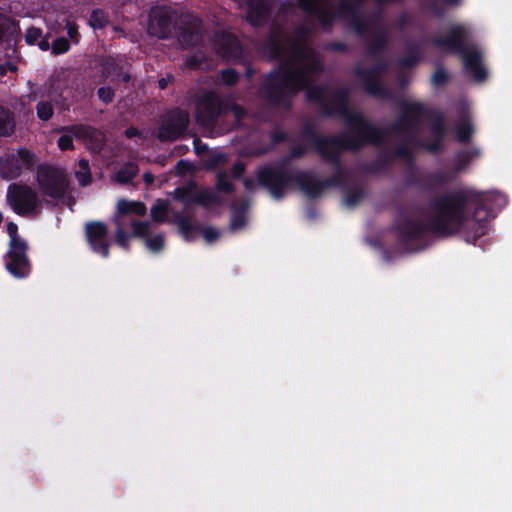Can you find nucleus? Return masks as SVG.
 I'll use <instances>...</instances> for the list:
<instances>
[{
  "label": "nucleus",
  "mask_w": 512,
  "mask_h": 512,
  "mask_svg": "<svg viewBox=\"0 0 512 512\" xmlns=\"http://www.w3.org/2000/svg\"><path fill=\"white\" fill-rule=\"evenodd\" d=\"M248 209V203L245 201L240 206L232 205L231 219H230V230L237 231L244 228L247 224L246 212Z\"/></svg>",
  "instance_id": "nucleus-27"
},
{
  "label": "nucleus",
  "mask_w": 512,
  "mask_h": 512,
  "mask_svg": "<svg viewBox=\"0 0 512 512\" xmlns=\"http://www.w3.org/2000/svg\"><path fill=\"white\" fill-rule=\"evenodd\" d=\"M15 118L13 112L0 106V137L11 136L15 131Z\"/></svg>",
  "instance_id": "nucleus-29"
},
{
  "label": "nucleus",
  "mask_w": 512,
  "mask_h": 512,
  "mask_svg": "<svg viewBox=\"0 0 512 512\" xmlns=\"http://www.w3.org/2000/svg\"><path fill=\"white\" fill-rule=\"evenodd\" d=\"M365 193L359 186L353 187L344 197V204L349 208H354L364 198Z\"/></svg>",
  "instance_id": "nucleus-39"
},
{
  "label": "nucleus",
  "mask_w": 512,
  "mask_h": 512,
  "mask_svg": "<svg viewBox=\"0 0 512 512\" xmlns=\"http://www.w3.org/2000/svg\"><path fill=\"white\" fill-rule=\"evenodd\" d=\"M350 94L349 88H339L335 93L337 107L329 110L328 114L338 115V118L345 119L348 128L359 134L367 145L379 146L387 135H404L403 142L409 141V145L412 147L418 136L421 119L430 114L429 109L421 102H404L400 116L388 127L381 128L366 119L362 113L350 111Z\"/></svg>",
  "instance_id": "nucleus-3"
},
{
  "label": "nucleus",
  "mask_w": 512,
  "mask_h": 512,
  "mask_svg": "<svg viewBox=\"0 0 512 512\" xmlns=\"http://www.w3.org/2000/svg\"><path fill=\"white\" fill-rule=\"evenodd\" d=\"M406 184L408 186H421L423 187V179L415 172L408 173L406 176Z\"/></svg>",
  "instance_id": "nucleus-62"
},
{
  "label": "nucleus",
  "mask_w": 512,
  "mask_h": 512,
  "mask_svg": "<svg viewBox=\"0 0 512 512\" xmlns=\"http://www.w3.org/2000/svg\"><path fill=\"white\" fill-rule=\"evenodd\" d=\"M427 9L437 18L441 19L445 15V10L438 0H429Z\"/></svg>",
  "instance_id": "nucleus-57"
},
{
  "label": "nucleus",
  "mask_w": 512,
  "mask_h": 512,
  "mask_svg": "<svg viewBox=\"0 0 512 512\" xmlns=\"http://www.w3.org/2000/svg\"><path fill=\"white\" fill-rule=\"evenodd\" d=\"M451 79L450 74L445 70L443 66H438L431 76V85L435 87H442L447 84Z\"/></svg>",
  "instance_id": "nucleus-41"
},
{
  "label": "nucleus",
  "mask_w": 512,
  "mask_h": 512,
  "mask_svg": "<svg viewBox=\"0 0 512 512\" xmlns=\"http://www.w3.org/2000/svg\"><path fill=\"white\" fill-rule=\"evenodd\" d=\"M7 234L10 238V241H9V245H18V244H23V243H27L26 240L22 239L19 235H18V225L14 222H9L7 224Z\"/></svg>",
  "instance_id": "nucleus-52"
},
{
  "label": "nucleus",
  "mask_w": 512,
  "mask_h": 512,
  "mask_svg": "<svg viewBox=\"0 0 512 512\" xmlns=\"http://www.w3.org/2000/svg\"><path fill=\"white\" fill-rule=\"evenodd\" d=\"M147 208L143 202L140 201H129V200H120L117 204V214L115 218L121 220L122 217L135 214L138 216H144L146 214Z\"/></svg>",
  "instance_id": "nucleus-24"
},
{
  "label": "nucleus",
  "mask_w": 512,
  "mask_h": 512,
  "mask_svg": "<svg viewBox=\"0 0 512 512\" xmlns=\"http://www.w3.org/2000/svg\"><path fill=\"white\" fill-rule=\"evenodd\" d=\"M164 236L162 234L155 235L146 239V245L149 250L154 253L160 252L164 248Z\"/></svg>",
  "instance_id": "nucleus-51"
},
{
  "label": "nucleus",
  "mask_w": 512,
  "mask_h": 512,
  "mask_svg": "<svg viewBox=\"0 0 512 512\" xmlns=\"http://www.w3.org/2000/svg\"><path fill=\"white\" fill-rule=\"evenodd\" d=\"M131 225L133 228V236L138 238H148L150 231V224L148 222L132 220Z\"/></svg>",
  "instance_id": "nucleus-47"
},
{
  "label": "nucleus",
  "mask_w": 512,
  "mask_h": 512,
  "mask_svg": "<svg viewBox=\"0 0 512 512\" xmlns=\"http://www.w3.org/2000/svg\"><path fill=\"white\" fill-rule=\"evenodd\" d=\"M231 112L237 121H242L247 116L246 109L238 103L225 102V114Z\"/></svg>",
  "instance_id": "nucleus-50"
},
{
  "label": "nucleus",
  "mask_w": 512,
  "mask_h": 512,
  "mask_svg": "<svg viewBox=\"0 0 512 512\" xmlns=\"http://www.w3.org/2000/svg\"><path fill=\"white\" fill-rule=\"evenodd\" d=\"M264 50L271 60H281L286 55V47L277 36H270L265 41Z\"/></svg>",
  "instance_id": "nucleus-28"
},
{
  "label": "nucleus",
  "mask_w": 512,
  "mask_h": 512,
  "mask_svg": "<svg viewBox=\"0 0 512 512\" xmlns=\"http://www.w3.org/2000/svg\"><path fill=\"white\" fill-rule=\"evenodd\" d=\"M350 19H351V26L354 29V31L356 32V34L361 37H365L368 32L369 22L362 17V14L351 17Z\"/></svg>",
  "instance_id": "nucleus-45"
},
{
  "label": "nucleus",
  "mask_w": 512,
  "mask_h": 512,
  "mask_svg": "<svg viewBox=\"0 0 512 512\" xmlns=\"http://www.w3.org/2000/svg\"><path fill=\"white\" fill-rule=\"evenodd\" d=\"M114 222L117 226L116 229V243L125 250H129V242L131 235L125 231L122 227V221L118 218L114 219Z\"/></svg>",
  "instance_id": "nucleus-40"
},
{
  "label": "nucleus",
  "mask_w": 512,
  "mask_h": 512,
  "mask_svg": "<svg viewBox=\"0 0 512 512\" xmlns=\"http://www.w3.org/2000/svg\"><path fill=\"white\" fill-rule=\"evenodd\" d=\"M387 70V62L380 60L369 68L358 67L354 70V75L363 85L366 93L370 96L388 98L390 92L381 83V77Z\"/></svg>",
  "instance_id": "nucleus-17"
},
{
  "label": "nucleus",
  "mask_w": 512,
  "mask_h": 512,
  "mask_svg": "<svg viewBox=\"0 0 512 512\" xmlns=\"http://www.w3.org/2000/svg\"><path fill=\"white\" fill-rule=\"evenodd\" d=\"M270 139L273 144H280L288 139V134L282 130H274L270 134Z\"/></svg>",
  "instance_id": "nucleus-60"
},
{
  "label": "nucleus",
  "mask_w": 512,
  "mask_h": 512,
  "mask_svg": "<svg viewBox=\"0 0 512 512\" xmlns=\"http://www.w3.org/2000/svg\"><path fill=\"white\" fill-rule=\"evenodd\" d=\"M100 66L102 75L106 78L119 74L121 70V66L111 56L104 57L100 62Z\"/></svg>",
  "instance_id": "nucleus-38"
},
{
  "label": "nucleus",
  "mask_w": 512,
  "mask_h": 512,
  "mask_svg": "<svg viewBox=\"0 0 512 512\" xmlns=\"http://www.w3.org/2000/svg\"><path fill=\"white\" fill-rule=\"evenodd\" d=\"M43 36L42 29L38 27H30L25 33V42L28 45H35L36 42Z\"/></svg>",
  "instance_id": "nucleus-55"
},
{
  "label": "nucleus",
  "mask_w": 512,
  "mask_h": 512,
  "mask_svg": "<svg viewBox=\"0 0 512 512\" xmlns=\"http://www.w3.org/2000/svg\"><path fill=\"white\" fill-rule=\"evenodd\" d=\"M58 147L62 151L73 150L74 144L72 136L68 134L61 135L58 139Z\"/></svg>",
  "instance_id": "nucleus-58"
},
{
  "label": "nucleus",
  "mask_w": 512,
  "mask_h": 512,
  "mask_svg": "<svg viewBox=\"0 0 512 512\" xmlns=\"http://www.w3.org/2000/svg\"><path fill=\"white\" fill-rule=\"evenodd\" d=\"M220 75L221 81L227 86H234L239 81V73L233 68L223 69Z\"/></svg>",
  "instance_id": "nucleus-49"
},
{
  "label": "nucleus",
  "mask_w": 512,
  "mask_h": 512,
  "mask_svg": "<svg viewBox=\"0 0 512 512\" xmlns=\"http://www.w3.org/2000/svg\"><path fill=\"white\" fill-rule=\"evenodd\" d=\"M19 31V25L15 20L0 14V43L10 44Z\"/></svg>",
  "instance_id": "nucleus-25"
},
{
  "label": "nucleus",
  "mask_w": 512,
  "mask_h": 512,
  "mask_svg": "<svg viewBox=\"0 0 512 512\" xmlns=\"http://www.w3.org/2000/svg\"><path fill=\"white\" fill-rule=\"evenodd\" d=\"M245 170H246V166L243 162L238 161V162L234 163V165L232 167L233 178H235V179L241 178L242 175L245 173Z\"/></svg>",
  "instance_id": "nucleus-63"
},
{
  "label": "nucleus",
  "mask_w": 512,
  "mask_h": 512,
  "mask_svg": "<svg viewBox=\"0 0 512 512\" xmlns=\"http://www.w3.org/2000/svg\"><path fill=\"white\" fill-rule=\"evenodd\" d=\"M200 231L202 232L204 239L208 243H212V242L218 240L220 237V232L216 228L211 227V226H208V227L201 226Z\"/></svg>",
  "instance_id": "nucleus-56"
},
{
  "label": "nucleus",
  "mask_w": 512,
  "mask_h": 512,
  "mask_svg": "<svg viewBox=\"0 0 512 512\" xmlns=\"http://www.w3.org/2000/svg\"><path fill=\"white\" fill-rule=\"evenodd\" d=\"M481 156L479 148H473L472 150L461 149L455 153V172H462L465 170L474 158Z\"/></svg>",
  "instance_id": "nucleus-26"
},
{
  "label": "nucleus",
  "mask_w": 512,
  "mask_h": 512,
  "mask_svg": "<svg viewBox=\"0 0 512 512\" xmlns=\"http://www.w3.org/2000/svg\"><path fill=\"white\" fill-rule=\"evenodd\" d=\"M321 70L322 65L316 58L296 68L280 65L263 78L259 94L269 106L290 109L295 96L305 91L307 102L320 107L322 116L338 118V115H329L328 111L337 107L335 93L339 88L330 92L326 85L312 84L311 74Z\"/></svg>",
  "instance_id": "nucleus-2"
},
{
  "label": "nucleus",
  "mask_w": 512,
  "mask_h": 512,
  "mask_svg": "<svg viewBox=\"0 0 512 512\" xmlns=\"http://www.w3.org/2000/svg\"><path fill=\"white\" fill-rule=\"evenodd\" d=\"M37 162V156L27 148H18L15 152L0 157V177L4 180L17 179L23 171H31Z\"/></svg>",
  "instance_id": "nucleus-9"
},
{
  "label": "nucleus",
  "mask_w": 512,
  "mask_h": 512,
  "mask_svg": "<svg viewBox=\"0 0 512 512\" xmlns=\"http://www.w3.org/2000/svg\"><path fill=\"white\" fill-rule=\"evenodd\" d=\"M7 203L19 216L34 213L39 206L36 191L26 184L12 183L7 188Z\"/></svg>",
  "instance_id": "nucleus-11"
},
{
  "label": "nucleus",
  "mask_w": 512,
  "mask_h": 512,
  "mask_svg": "<svg viewBox=\"0 0 512 512\" xmlns=\"http://www.w3.org/2000/svg\"><path fill=\"white\" fill-rule=\"evenodd\" d=\"M36 113H37V117L42 120V121H49L53 114H54V109H53V106L50 102L48 101H40L37 105H36Z\"/></svg>",
  "instance_id": "nucleus-44"
},
{
  "label": "nucleus",
  "mask_w": 512,
  "mask_h": 512,
  "mask_svg": "<svg viewBox=\"0 0 512 512\" xmlns=\"http://www.w3.org/2000/svg\"><path fill=\"white\" fill-rule=\"evenodd\" d=\"M177 12L168 6H156L149 12L148 33L158 39L169 40L173 37Z\"/></svg>",
  "instance_id": "nucleus-14"
},
{
  "label": "nucleus",
  "mask_w": 512,
  "mask_h": 512,
  "mask_svg": "<svg viewBox=\"0 0 512 512\" xmlns=\"http://www.w3.org/2000/svg\"><path fill=\"white\" fill-rule=\"evenodd\" d=\"M216 188L219 192L231 194L235 190L234 184L229 180L226 172L222 171L217 174Z\"/></svg>",
  "instance_id": "nucleus-42"
},
{
  "label": "nucleus",
  "mask_w": 512,
  "mask_h": 512,
  "mask_svg": "<svg viewBox=\"0 0 512 512\" xmlns=\"http://www.w3.org/2000/svg\"><path fill=\"white\" fill-rule=\"evenodd\" d=\"M296 6L325 30L332 28L339 18L361 15V7L352 0H341L336 7L328 0H296Z\"/></svg>",
  "instance_id": "nucleus-6"
},
{
  "label": "nucleus",
  "mask_w": 512,
  "mask_h": 512,
  "mask_svg": "<svg viewBox=\"0 0 512 512\" xmlns=\"http://www.w3.org/2000/svg\"><path fill=\"white\" fill-rule=\"evenodd\" d=\"M349 141L352 143L349 146H336L321 157L324 162L332 165L335 169L333 175L324 180L326 188L343 186L348 180V173L341 160L342 153L344 151L356 152L367 145L363 138L354 131L353 135L349 137Z\"/></svg>",
  "instance_id": "nucleus-8"
},
{
  "label": "nucleus",
  "mask_w": 512,
  "mask_h": 512,
  "mask_svg": "<svg viewBox=\"0 0 512 512\" xmlns=\"http://www.w3.org/2000/svg\"><path fill=\"white\" fill-rule=\"evenodd\" d=\"M444 138L434 136L433 140L430 142H425L421 139H416L412 144V148L415 150L416 148L423 149L430 154L437 155L444 150L443 144Z\"/></svg>",
  "instance_id": "nucleus-31"
},
{
  "label": "nucleus",
  "mask_w": 512,
  "mask_h": 512,
  "mask_svg": "<svg viewBox=\"0 0 512 512\" xmlns=\"http://www.w3.org/2000/svg\"><path fill=\"white\" fill-rule=\"evenodd\" d=\"M171 222L177 225L179 234L188 242L192 241L195 232L201 229L200 225H195L192 222L190 216L183 215L182 212L174 213Z\"/></svg>",
  "instance_id": "nucleus-22"
},
{
  "label": "nucleus",
  "mask_w": 512,
  "mask_h": 512,
  "mask_svg": "<svg viewBox=\"0 0 512 512\" xmlns=\"http://www.w3.org/2000/svg\"><path fill=\"white\" fill-rule=\"evenodd\" d=\"M389 47V35L386 29L378 27L372 37L366 40V53L377 59L380 58Z\"/></svg>",
  "instance_id": "nucleus-21"
},
{
  "label": "nucleus",
  "mask_w": 512,
  "mask_h": 512,
  "mask_svg": "<svg viewBox=\"0 0 512 512\" xmlns=\"http://www.w3.org/2000/svg\"><path fill=\"white\" fill-rule=\"evenodd\" d=\"M225 115V101L215 91H205L196 102V117L200 125L213 127Z\"/></svg>",
  "instance_id": "nucleus-15"
},
{
  "label": "nucleus",
  "mask_w": 512,
  "mask_h": 512,
  "mask_svg": "<svg viewBox=\"0 0 512 512\" xmlns=\"http://www.w3.org/2000/svg\"><path fill=\"white\" fill-rule=\"evenodd\" d=\"M168 209V202L166 200L158 199L152 205L150 210L152 220L159 224L167 222Z\"/></svg>",
  "instance_id": "nucleus-32"
},
{
  "label": "nucleus",
  "mask_w": 512,
  "mask_h": 512,
  "mask_svg": "<svg viewBox=\"0 0 512 512\" xmlns=\"http://www.w3.org/2000/svg\"><path fill=\"white\" fill-rule=\"evenodd\" d=\"M176 170H177L178 174L183 175L187 172H191L193 170V165L191 162H189L187 160L180 159L176 163Z\"/></svg>",
  "instance_id": "nucleus-61"
},
{
  "label": "nucleus",
  "mask_w": 512,
  "mask_h": 512,
  "mask_svg": "<svg viewBox=\"0 0 512 512\" xmlns=\"http://www.w3.org/2000/svg\"><path fill=\"white\" fill-rule=\"evenodd\" d=\"M291 56L293 57L294 60L296 61H299V62H302V65H306V63H304V61L307 59V48L302 44V43H299V42H294L292 45H291ZM311 61H309L310 63ZM308 64V62H307Z\"/></svg>",
  "instance_id": "nucleus-46"
},
{
  "label": "nucleus",
  "mask_w": 512,
  "mask_h": 512,
  "mask_svg": "<svg viewBox=\"0 0 512 512\" xmlns=\"http://www.w3.org/2000/svg\"><path fill=\"white\" fill-rule=\"evenodd\" d=\"M447 183V177L444 172L437 171L431 172L423 179V188L432 190L437 187H441Z\"/></svg>",
  "instance_id": "nucleus-34"
},
{
  "label": "nucleus",
  "mask_w": 512,
  "mask_h": 512,
  "mask_svg": "<svg viewBox=\"0 0 512 512\" xmlns=\"http://www.w3.org/2000/svg\"><path fill=\"white\" fill-rule=\"evenodd\" d=\"M97 96L101 102L108 105V104L112 103L114 100L115 90L110 86L100 87L97 90Z\"/></svg>",
  "instance_id": "nucleus-53"
},
{
  "label": "nucleus",
  "mask_w": 512,
  "mask_h": 512,
  "mask_svg": "<svg viewBox=\"0 0 512 512\" xmlns=\"http://www.w3.org/2000/svg\"><path fill=\"white\" fill-rule=\"evenodd\" d=\"M506 204V196L497 191L455 189L431 199L428 223L401 213L395 219L394 229L400 244L409 248L423 243L428 232L450 237L462 231L465 241L475 245L488 233L489 221Z\"/></svg>",
  "instance_id": "nucleus-1"
},
{
  "label": "nucleus",
  "mask_w": 512,
  "mask_h": 512,
  "mask_svg": "<svg viewBox=\"0 0 512 512\" xmlns=\"http://www.w3.org/2000/svg\"><path fill=\"white\" fill-rule=\"evenodd\" d=\"M109 24L107 14L101 9L92 10L89 17V25L94 30H100L105 28Z\"/></svg>",
  "instance_id": "nucleus-36"
},
{
  "label": "nucleus",
  "mask_w": 512,
  "mask_h": 512,
  "mask_svg": "<svg viewBox=\"0 0 512 512\" xmlns=\"http://www.w3.org/2000/svg\"><path fill=\"white\" fill-rule=\"evenodd\" d=\"M174 33L182 48L196 47L203 41L202 20L193 14L182 13L175 22Z\"/></svg>",
  "instance_id": "nucleus-12"
},
{
  "label": "nucleus",
  "mask_w": 512,
  "mask_h": 512,
  "mask_svg": "<svg viewBox=\"0 0 512 512\" xmlns=\"http://www.w3.org/2000/svg\"><path fill=\"white\" fill-rule=\"evenodd\" d=\"M28 243L9 245L5 254V268L15 278L22 279L30 275L32 266L28 257Z\"/></svg>",
  "instance_id": "nucleus-18"
},
{
  "label": "nucleus",
  "mask_w": 512,
  "mask_h": 512,
  "mask_svg": "<svg viewBox=\"0 0 512 512\" xmlns=\"http://www.w3.org/2000/svg\"><path fill=\"white\" fill-rule=\"evenodd\" d=\"M36 178L42 194L55 200L63 198L69 186L65 172L52 165H40Z\"/></svg>",
  "instance_id": "nucleus-10"
},
{
  "label": "nucleus",
  "mask_w": 512,
  "mask_h": 512,
  "mask_svg": "<svg viewBox=\"0 0 512 512\" xmlns=\"http://www.w3.org/2000/svg\"><path fill=\"white\" fill-rule=\"evenodd\" d=\"M430 114L426 117L431 119L430 129L433 136L436 137H445L446 134V126H445V116L443 113L435 110L429 109Z\"/></svg>",
  "instance_id": "nucleus-30"
},
{
  "label": "nucleus",
  "mask_w": 512,
  "mask_h": 512,
  "mask_svg": "<svg viewBox=\"0 0 512 512\" xmlns=\"http://www.w3.org/2000/svg\"><path fill=\"white\" fill-rule=\"evenodd\" d=\"M396 159L405 160L409 169L415 168L416 157L409 141L402 142L392 150L381 151L375 160L362 164L360 170L366 175L385 174L391 170Z\"/></svg>",
  "instance_id": "nucleus-7"
},
{
  "label": "nucleus",
  "mask_w": 512,
  "mask_h": 512,
  "mask_svg": "<svg viewBox=\"0 0 512 512\" xmlns=\"http://www.w3.org/2000/svg\"><path fill=\"white\" fill-rule=\"evenodd\" d=\"M138 174V167L133 163H128L121 167L116 173V180L120 184H129Z\"/></svg>",
  "instance_id": "nucleus-33"
},
{
  "label": "nucleus",
  "mask_w": 512,
  "mask_h": 512,
  "mask_svg": "<svg viewBox=\"0 0 512 512\" xmlns=\"http://www.w3.org/2000/svg\"><path fill=\"white\" fill-rule=\"evenodd\" d=\"M258 184L270 192L273 198L281 199L286 188L295 184L310 199L319 198L327 189L324 180L318 179L309 171L291 174L284 165L274 167L264 165L256 172Z\"/></svg>",
  "instance_id": "nucleus-4"
},
{
  "label": "nucleus",
  "mask_w": 512,
  "mask_h": 512,
  "mask_svg": "<svg viewBox=\"0 0 512 512\" xmlns=\"http://www.w3.org/2000/svg\"><path fill=\"white\" fill-rule=\"evenodd\" d=\"M470 30L462 24H454L449 27L445 36L431 38V44L448 53L461 57L464 69L477 82L487 79L488 73L483 65V53L476 44L468 45Z\"/></svg>",
  "instance_id": "nucleus-5"
},
{
  "label": "nucleus",
  "mask_w": 512,
  "mask_h": 512,
  "mask_svg": "<svg viewBox=\"0 0 512 512\" xmlns=\"http://www.w3.org/2000/svg\"><path fill=\"white\" fill-rule=\"evenodd\" d=\"M174 198L183 203L184 208L188 209L191 204H199L203 207H209L211 204H219L220 197L209 189H197L196 184H190L177 187L174 190Z\"/></svg>",
  "instance_id": "nucleus-19"
},
{
  "label": "nucleus",
  "mask_w": 512,
  "mask_h": 512,
  "mask_svg": "<svg viewBox=\"0 0 512 512\" xmlns=\"http://www.w3.org/2000/svg\"><path fill=\"white\" fill-rule=\"evenodd\" d=\"M65 27H66L67 35H68L69 39L73 43L77 44L81 37L80 33L78 31L77 23L74 20L67 19Z\"/></svg>",
  "instance_id": "nucleus-54"
},
{
  "label": "nucleus",
  "mask_w": 512,
  "mask_h": 512,
  "mask_svg": "<svg viewBox=\"0 0 512 512\" xmlns=\"http://www.w3.org/2000/svg\"><path fill=\"white\" fill-rule=\"evenodd\" d=\"M85 236L88 245L94 253L104 258L109 256L108 228L102 221H90L85 225Z\"/></svg>",
  "instance_id": "nucleus-20"
},
{
  "label": "nucleus",
  "mask_w": 512,
  "mask_h": 512,
  "mask_svg": "<svg viewBox=\"0 0 512 512\" xmlns=\"http://www.w3.org/2000/svg\"><path fill=\"white\" fill-rule=\"evenodd\" d=\"M79 169L75 172V177L82 187H86L92 182L89 161L80 159L78 162Z\"/></svg>",
  "instance_id": "nucleus-35"
},
{
  "label": "nucleus",
  "mask_w": 512,
  "mask_h": 512,
  "mask_svg": "<svg viewBox=\"0 0 512 512\" xmlns=\"http://www.w3.org/2000/svg\"><path fill=\"white\" fill-rule=\"evenodd\" d=\"M189 114L175 108L167 112L161 120L158 128L157 137L161 142H172L180 138L188 129Z\"/></svg>",
  "instance_id": "nucleus-16"
},
{
  "label": "nucleus",
  "mask_w": 512,
  "mask_h": 512,
  "mask_svg": "<svg viewBox=\"0 0 512 512\" xmlns=\"http://www.w3.org/2000/svg\"><path fill=\"white\" fill-rule=\"evenodd\" d=\"M17 70V66L10 61L0 64V76L2 77L7 75L8 72H16Z\"/></svg>",
  "instance_id": "nucleus-64"
},
{
  "label": "nucleus",
  "mask_w": 512,
  "mask_h": 512,
  "mask_svg": "<svg viewBox=\"0 0 512 512\" xmlns=\"http://www.w3.org/2000/svg\"><path fill=\"white\" fill-rule=\"evenodd\" d=\"M473 133V126L468 120L461 121L456 127L457 140L462 144L470 142Z\"/></svg>",
  "instance_id": "nucleus-37"
},
{
  "label": "nucleus",
  "mask_w": 512,
  "mask_h": 512,
  "mask_svg": "<svg viewBox=\"0 0 512 512\" xmlns=\"http://www.w3.org/2000/svg\"><path fill=\"white\" fill-rule=\"evenodd\" d=\"M294 33L297 37L296 42L304 43V42H306V40L308 39V37L310 35V29L306 26L301 25L295 29Z\"/></svg>",
  "instance_id": "nucleus-59"
},
{
  "label": "nucleus",
  "mask_w": 512,
  "mask_h": 512,
  "mask_svg": "<svg viewBox=\"0 0 512 512\" xmlns=\"http://www.w3.org/2000/svg\"><path fill=\"white\" fill-rule=\"evenodd\" d=\"M421 59V44L418 41H409L405 47V56L398 60V66L402 69L413 68Z\"/></svg>",
  "instance_id": "nucleus-23"
},
{
  "label": "nucleus",
  "mask_w": 512,
  "mask_h": 512,
  "mask_svg": "<svg viewBox=\"0 0 512 512\" xmlns=\"http://www.w3.org/2000/svg\"><path fill=\"white\" fill-rule=\"evenodd\" d=\"M352 135L353 130L349 128L348 133H341L331 136H322L316 130L314 124L310 122L305 123L301 129L302 138L312 145L313 149L320 155V157H322L323 154L329 152L336 146L347 147L349 146V144H352L349 141V137Z\"/></svg>",
  "instance_id": "nucleus-13"
},
{
  "label": "nucleus",
  "mask_w": 512,
  "mask_h": 512,
  "mask_svg": "<svg viewBox=\"0 0 512 512\" xmlns=\"http://www.w3.org/2000/svg\"><path fill=\"white\" fill-rule=\"evenodd\" d=\"M70 41L65 37H57L51 44V50L54 55H61L69 51Z\"/></svg>",
  "instance_id": "nucleus-48"
},
{
  "label": "nucleus",
  "mask_w": 512,
  "mask_h": 512,
  "mask_svg": "<svg viewBox=\"0 0 512 512\" xmlns=\"http://www.w3.org/2000/svg\"><path fill=\"white\" fill-rule=\"evenodd\" d=\"M249 8L260 18H265L270 13L268 0H250Z\"/></svg>",
  "instance_id": "nucleus-43"
}]
</instances>
